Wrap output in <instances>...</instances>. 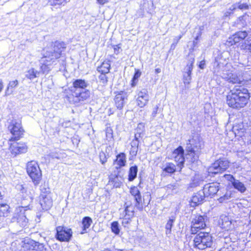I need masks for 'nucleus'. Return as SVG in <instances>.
Segmentation results:
<instances>
[{"instance_id": "f257e3e1", "label": "nucleus", "mask_w": 251, "mask_h": 251, "mask_svg": "<svg viewBox=\"0 0 251 251\" xmlns=\"http://www.w3.org/2000/svg\"><path fill=\"white\" fill-rule=\"evenodd\" d=\"M66 48V44L63 42H51L43 50V57L39 60L41 71L38 72L31 68L26 72L25 77L33 80L39 76L40 72L43 74H48L51 69L52 65L60 57Z\"/></svg>"}, {"instance_id": "f03ea898", "label": "nucleus", "mask_w": 251, "mask_h": 251, "mask_svg": "<svg viewBox=\"0 0 251 251\" xmlns=\"http://www.w3.org/2000/svg\"><path fill=\"white\" fill-rule=\"evenodd\" d=\"M250 96L249 91L241 85L235 86L226 96V102L229 107L239 109L248 103Z\"/></svg>"}, {"instance_id": "7ed1b4c3", "label": "nucleus", "mask_w": 251, "mask_h": 251, "mask_svg": "<svg viewBox=\"0 0 251 251\" xmlns=\"http://www.w3.org/2000/svg\"><path fill=\"white\" fill-rule=\"evenodd\" d=\"M204 144L201 137L198 134H195L188 140L186 143V159L189 162L194 163L199 161L201 150L203 148Z\"/></svg>"}, {"instance_id": "20e7f679", "label": "nucleus", "mask_w": 251, "mask_h": 251, "mask_svg": "<svg viewBox=\"0 0 251 251\" xmlns=\"http://www.w3.org/2000/svg\"><path fill=\"white\" fill-rule=\"evenodd\" d=\"M72 90L73 101L75 103L81 102L89 98L90 92L86 88L89 86L87 81L82 79H75L73 83Z\"/></svg>"}, {"instance_id": "39448f33", "label": "nucleus", "mask_w": 251, "mask_h": 251, "mask_svg": "<svg viewBox=\"0 0 251 251\" xmlns=\"http://www.w3.org/2000/svg\"><path fill=\"white\" fill-rule=\"evenodd\" d=\"M194 247L199 250H204L212 245V236L208 232H200L193 240Z\"/></svg>"}, {"instance_id": "423d86ee", "label": "nucleus", "mask_w": 251, "mask_h": 251, "mask_svg": "<svg viewBox=\"0 0 251 251\" xmlns=\"http://www.w3.org/2000/svg\"><path fill=\"white\" fill-rule=\"evenodd\" d=\"M26 171L35 185H38L41 179L42 173L37 162L31 161L27 163Z\"/></svg>"}, {"instance_id": "0eeeda50", "label": "nucleus", "mask_w": 251, "mask_h": 251, "mask_svg": "<svg viewBox=\"0 0 251 251\" xmlns=\"http://www.w3.org/2000/svg\"><path fill=\"white\" fill-rule=\"evenodd\" d=\"M56 231L55 237L59 241L69 242L72 237V230L67 227L58 226L56 227Z\"/></svg>"}, {"instance_id": "6e6552de", "label": "nucleus", "mask_w": 251, "mask_h": 251, "mask_svg": "<svg viewBox=\"0 0 251 251\" xmlns=\"http://www.w3.org/2000/svg\"><path fill=\"white\" fill-rule=\"evenodd\" d=\"M229 166V162L225 158H220L212 164L208 169L209 174H217L226 171Z\"/></svg>"}, {"instance_id": "1a4fd4ad", "label": "nucleus", "mask_w": 251, "mask_h": 251, "mask_svg": "<svg viewBox=\"0 0 251 251\" xmlns=\"http://www.w3.org/2000/svg\"><path fill=\"white\" fill-rule=\"evenodd\" d=\"M8 129L12 134V140H18L23 134L24 129L21 127V123L17 120L12 121L8 126Z\"/></svg>"}, {"instance_id": "9d476101", "label": "nucleus", "mask_w": 251, "mask_h": 251, "mask_svg": "<svg viewBox=\"0 0 251 251\" xmlns=\"http://www.w3.org/2000/svg\"><path fill=\"white\" fill-rule=\"evenodd\" d=\"M207 217L201 215H195L192 220L191 231L193 234L197 232V229H203L206 226L205 219Z\"/></svg>"}, {"instance_id": "9b49d317", "label": "nucleus", "mask_w": 251, "mask_h": 251, "mask_svg": "<svg viewBox=\"0 0 251 251\" xmlns=\"http://www.w3.org/2000/svg\"><path fill=\"white\" fill-rule=\"evenodd\" d=\"M25 212L22 210V208H17L11 219V222H17L22 226H25L27 223V219Z\"/></svg>"}, {"instance_id": "f8f14e48", "label": "nucleus", "mask_w": 251, "mask_h": 251, "mask_svg": "<svg viewBox=\"0 0 251 251\" xmlns=\"http://www.w3.org/2000/svg\"><path fill=\"white\" fill-rule=\"evenodd\" d=\"M195 61L194 57H191L189 60L183 74V82L186 89L189 88V84L191 80V73L193 68V64Z\"/></svg>"}, {"instance_id": "ddd939ff", "label": "nucleus", "mask_w": 251, "mask_h": 251, "mask_svg": "<svg viewBox=\"0 0 251 251\" xmlns=\"http://www.w3.org/2000/svg\"><path fill=\"white\" fill-rule=\"evenodd\" d=\"M248 33L246 31H240L236 32L232 36L229 37L226 44L228 46H231L239 43L244 40L248 36Z\"/></svg>"}, {"instance_id": "4468645a", "label": "nucleus", "mask_w": 251, "mask_h": 251, "mask_svg": "<svg viewBox=\"0 0 251 251\" xmlns=\"http://www.w3.org/2000/svg\"><path fill=\"white\" fill-rule=\"evenodd\" d=\"M220 184L217 182L208 183L204 185L203 191L206 197L212 198L214 196L219 190Z\"/></svg>"}, {"instance_id": "2eb2a0df", "label": "nucleus", "mask_w": 251, "mask_h": 251, "mask_svg": "<svg viewBox=\"0 0 251 251\" xmlns=\"http://www.w3.org/2000/svg\"><path fill=\"white\" fill-rule=\"evenodd\" d=\"M127 101V96L126 92L121 91L114 98L115 105L117 109L122 110Z\"/></svg>"}, {"instance_id": "dca6fc26", "label": "nucleus", "mask_w": 251, "mask_h": 251, "mask_svg": "<svg viewBox=\"0 0 251 251\" xmlns=\"http://www.w3.org/2000/svg\"><path fill=\"white\" fill-rule=\"evenodd\" d=\"M205 198L206 197L202 190L194 193L190 201L191 206L194 207L202 204L205 201Z\"/></svg>"}, {"instance_id": "f3484780", "label": "nucleus", "mask_w": 251, "mask_h": 251, "mask_svg": "<svg viewBox=\"0 0 251 251\" xmlns=\"http://www.w3.org/2000/svg\"><path fill=\"white\" fill-rule=\"evenodd\" d=\"M39 201L42 209L44 211L48 210L52 205V197L49 194L48 195L40 194Z\"/></svg>"}, {"instance_id": "a211bd4d", "label": "nucleus", "mask_w": 251, "mask_h": 251, "mask_svg": "<svg viewBox=\"0 0 251 251\" xmlns=\"http://www.w3.org/2000/svg\"><path fill=\"white\" fill-rule=\"evenodd\" d=\"M10 150L12 155L16 156L20 154L25 153L27 148L25 144L15 143L11 145Z\"/></svg>"}, {"instance_id": "6ab92c4d", "label": "nucleus", "mask_w": 251, "mask_h": 251, "mask_svg": "<svg viewBox=\"0 0 251 251\" xmlns=\"http://www.w3.org/2000/svg\"><path fill=\"white\" fill-rule=\"evenodd\" d=\"M172 156L175 158V160L178 163L177 165H179L180 167L183 166L185 160H186V157H184V150L181 146H179L174 150Z\"/></svg>"}, {"instance_id": "aec40b11", "label": "nucleus", "mask_w": 251, "mask_h": 251, "mask_svg": "<svg viewBox=\"0 0 251 251\" xmlns=\"http://www.w3.org/2000/svg\"><path fill=\"white\" fill-rule=\"evenodd\" d=\"M149 100V97L147 90L143 89L138 92L136 101L137 104L139 107H144L147 104Z\"/></svg>"}, {"instance_id": "412c9836", "label": "nucleus", "mask_w": 251, "mask_h": 251, "mask_svg": "<svg viewBox=\"0 0 251 251\" xmlns=\"http://www.w3.org/2000/svg\"><path fill=\"white\" fill-rule=\"evenodd\" d=\"M249 8V5L248 3L244 2H242V1H240L239 2H237L232 5L229 8L228 10L225 13V16H229L231 13H233L234 11H235L237 9L244 10L248 9Z\"/></svg>"}, {"instance_id": "4be33fe9", "label": "nucleus", "mask_w": 251, "mask_h": 251, "mask_svg": "<svg viewBox=\"0 0 251 251\" xmlns=\"http://www.w3.org/2000/svg\"><path fill=\"white\" fill-rule=\"evenodd\" d=\"M126 155L124 153H120L116 156V158L114 161L113 164L116 165L115 168L118 171V173L119 172L118 170L121 167L126 165Z\"/></svg>"}, {"instance_id": "5701e85b", "label": "nucleus", "mask_w": 251, "mask_h": 251, "mask_svg": "<svg viewBox=\"0 0 251 251\" xmlns=\"http://www.w3.org/2000/svg\"><path fill=\"white\" fill-rule=\"evenodd\" d=\"M38 242L29 238H25L23 241L22 247L25 251H35Z\"/></svg>"}, {"instance_id": "b1692460", "label": "nucleus", "mask_w": 251, "mask_h": 251, "mask_svg": "<svg viewBox=\"0 0 251 251\" xmlns=\"http://www.w3.org/2000/svg\"><path fill=\"white\" fill-rule=\"evenodd\" d=\"M124 206L125 210L123 214H121V216L124 215L126 217H128L132 218L134 215V206L130 202L126 201L125 203Z\"/></svg>"}, {"instance_id": "393cba45", "label": "nucleus", "mask_w": 251, "mask_h": 251, "mask_svg": "<svg viewBox=\"0 0 251 251\" xmlns=\"http://www.w3.org/2000/svg\"><path fill=\"white\" fill-rule=\"evenodd\" d=\"M123 179L122 176L117 174H112L109 177V182L113 184L115 188L120 187L122 184Z\"/></svg>"}, {"instance_id": "a878e982", "label": "nucleus", "mask_w": 251, "mask_h": 251, "mask_svg": "<svg viewBox=\"0 0 251 251\" xmlns=\"http://www.w3.org/2000/svg\"><path fill=\"white\" fill-rule=\"evenodd\" d=\"M32 197L30 195H26L25 198H22L21 204L18 208H22V210L25 211L27 209H30L29 206L32 202Z\"/></svg>"}, {"instance_id": "bb28decb", "label": "nucleus", "mask_w": 251, "mask_h": 251, "mask_svg": "<svg viewBox=\"0 0 251 251\" xmlns=\"http://www.w3.org/2000/svg\"><path fill=\"white\" fill-rule=\"evenodd\" d=\"M111 65L109 60L104 61L101 64L97 67V70L100 73H108L110 71Z\"/></svg>"}, {"instance_id": "cd10ccee", "label": "nucleus", "mask_w": 251, "mask_h": 251, "mask_svg": "<svg viewBox=\"0 0 251 251\" xmlns=\"http://www.w3.org/2000/svg\"><path fill=\"white\" fill-rule=\"evenodd\" d=\"M163 172L168 174H174L176 171V167L172 163H166L162 167Z\"/></svg>"}, {"instance_id": "c85d7f7f", "label": "nucleus", "mask_w": 251, "mask_h": 251, "mask_svg": "<svg viewBox=\"0 0 251 251\" xmlns=\"http://www.w3.org/2000/svg\"><path fill=\"white\" fill-rule=\"evenodd\" d=\"M222 77L226 79L229 82L232 83L233 84H239L241 83V82L240 79L236 74L228 73L226 74V76L225 75V74H224Z\"/></svg>"}, {"instance_id": "c756f323", "label": "nucleus", "mask_w": 251, "mask_h": 251, "mask_svg": "<svg viewBox=\"0 0 251 251\" xmlns=\"http://www.w3.org/2000/svg\"><path fill=\"white\" fill-rule=\"evenodd\" d=\"M92 223V219L88 216L84 217L82 221V230L81 231V234L87 233V229L89 228Z\"/></svg>"}, {"instance_id": "7c9ffc66", "label": "nucleus", "mask_w": 251, "mask_h": 251, "mask_svg": "<svg viewBox=\"0 0 251 251\" xmlns=\"http://www.w3.org/2000/svg\"><path fill=\"white\" fill-rule=\"evenodd\" d=\"M137 166L134 165L130 167L128 175V179L129 181H132L137 177Z\"/></svg>"}, {"instance_id": "2f4dec72", "label": "nucleus", "mask_w": 251, "mask_h": 251, "mask_svg": "<svg viewBox=\"0 0 251 251\" xmlns=\"http://www.w3.org/2000/svg\"><path fill=\"white\" fill-rule=\"evenodd\" d=\"M176 220V217L172 216L169 218L167 224L165 225L166 234L169 235L171 234L172 228Z\"/></svg>"}, {"instance_id": "473e14b6", "label": "nucleus", "mask_w": 251, "mask_h": 251, "mask_svg": "<svg viewBox=\"0 0 251 251\" xmlns=\"http://www.w3.org/2000/svg\"><path fill=\"white\" fill-rule=\"evenodd\" d=\"M17 189L19 191L20 194L22 198H25L26 195H30L29 192L25 184H18L16 186Z\"/></svg>"}, {"instance_id": "72a5a7b5", "label": "nucleus", "mask_w": 251, "mask_h": 251, "mask_svg": "<svg viewBox=\"0 0 251 251\" xmlns=\"http://www.w3.org/2000/svg\"><path fill=\"white\" fill-rule=\"evenodd\" d=\"M246 19L247 16L246 15L239 17L235 22L236 26L238 28L245 27L247 25Z\"/></svg>"}, {"instance_id": "f704fd0d", "label": "nucleus", "mask_w": 251, "mask_h": 251, "mask_svg": "<svg viewBox=\"0 0 251 251\" xmlns=\"http://www.w3.org/2000/svg\"><path fill=\"white\" fill-rule=\"evenodd\" d=\"M232 185L235 189L238 190L241 193H244L246 190V187L244 184L237 179L233 181V183Z\"/></svg>"}, {"instance_id": "c9c22d12", "label": "nucleus", "mask_w": 251, "mask_h": 251, "mask_svg": "<svg viewBox=\"0 0 251 251\" xmlns=\"http://www.w3.org/2000/svg\"><path fill=\"white\" fill-rule=\"evenodd\" d=\"M159 104H158L156 105L155 106L153 107L151 115V118L152 119H154L157 114H159L160 115V118L162 119L163 118V115L162 113V109L159 107Z\"/></svg>"}, {"instance_id": "e433bc0d", "label": "nucleus", "mask_w": 251, "mask_h": 251, "mask_svg": "<svg viewBox=\"0 0 251 251\" xmlns=\"http://www.w3.org/2000/svg\"><path fill=\"white\" fill-rule=\"evenodd\" d=\"M240 49L246 52L249 51L251 53V37L248 38L245 41L244 43L241 45Z\"/></svg>"}, {"instance_id": "4c0bfd02", "label": "nucleus", "mask_w": 251, "mask_h": 251, "mask_svg": "<svg viewBox=\"0 0 251 251\" xmlns=\"http://www.w3.org/2000/svg\"><path fill=\"white\" fill-rule=\"evenodd\" d=\"M9 206L7 204H0V217H6L9 212Z\"/></svg>"}, {"instance_id": "58836bf2", "label": "nucleus", "mask_w": 251, "mask_h": 251, "mask_svg": "<svg viewBox=\"0 0 251 251\" xmlns=\"http://www.w3.org/2000/svg\"><path fill=\"white\" fill-rule=\"evenodd\" d=\"M178 187V184L175 182L174 183L168 184L165 186V188L168 193H176Z\"/></svg>"}, {"instance_id": "ea45409f", "label": "nucleus", "mask_w": 251, "mask_h": 251, "mask_svg": "<svg viewBox=\"0 0 251 251\" xmlns=\"http://www.w3.org/2000/svg\"><path fill=\"white\" fill-rule=\"evenodd\" d=\"M18 85V81L17 80L10 81L7 86L6 93L8 95L11 94L13 92L12 89L15 88Z\"/></svg>"}, {"instance_id": "a19ab883", "label": "nucleus", "mask_w": 251, "mask_h": 251, "mask_svg": "<svg viewBox=\"0 0 251 251\" xmlns=\"http://www.w3.org/2000/svg\"><path fill=\"white\" fill-rule=\"evenodd\" d=\"M221 223H220L222 228H229L231 222L229 220L228 218L226 216L222 217L221 219Z\"/></svg>"}, {"instance_id": "79ce46f5", "label": "nucleus", "mask_w": 251, "mask_h": 251, "mask_svg": "<svg viewBox=\"0 0 251 251\" xmlns=\"http://www.w3.org/2000/svg\"><path fill=\"white\" fill-rule=\"evenodd\" d=\"M111 228L112 232L118 235L120 232L119 225L118 222L115 221L111 223Z\"/></svg>"}, {"instance_id": "37998d69", "label": "nucleus", "mask_w": 251, "mask_h": 251, "mask_svg": "<svg viewBox=\"0 0 251 251\" xmlns=\"http://www.w3.org/2000/svg\"><path fill=\"white\" fill-rule=\"evenodd\" d=\"M69 1L70 0H49V2L51 5H64Z\"/></svg>"}, {"instance_id": "c03bdc74", "label": "nucleus", "mask_w": 251, "mask_h": 251, "mask_svg": "<svg viewBox=\"0 0 251 251\" xmlns=\"http://www.w3.org/2000/svg\"><path fill=\"white\" fill-rule=\"evenodd\" d=\"M231 198V193L227 192L223 196L220 197L218 201L220 202H225L227 201Z\"/></svg>"}, {"instance_id": "a18cd8bd", "label": "nucleus", "mask_w": 251, "mask_h": 251, "mask_svg": "<svg viewBox=\"0 0 251 251\" xmlns=\"http://www.w3.org/2000/svg\"><path fill=\"white\" fill-rule=\"evenodd\" d=\"M140 125H141V124H140ZM139 126V125H138L137 128L136 129V131L134 134V138L133 139L137 141H140V139L142 138L144 134L143 131L138 129Z\"/></svg>"}, {"instance_id": "49530a36", "label": "nucleus", "mask_w": 251, "mask_h": 251, "mask_svg": "<svg viewBox=\"0 0 251 251\" xmlns=\"http://www.w3.org/2000/svg\"><path fill=\"white\" fill-rule=\"evenodd\" d=\"M133 197L136 202L135 206L139 208L140 205L142 204V196L140 192L134 196Z\"/></svg>"}, {"instance_id": "de8ad7c7", "label": "nucleus", "mask_w": 251, "mask_h": 251, "mask_svg": "<svg viewBox=\"0 0 251 251\" xmlns=\"http://www.w3.org/2000/svg\"><path fill=\"white\" fill-rule=\"evenodd\" d=\"M120 218L123 219L122 221V225L125 227L131 221L132 218L130 217H126L125 215H120Z\"/></svg>"}, {"instance_id": "09e8293b", "label": "nucleus", "mask_w": 251, "mask_h": 251, "mask_svg": "<svg viewBox=\"0 0 251 251\" xmlns=\"http://www.w3.org/2000/svg\"><path fill=\"white\" fill-rule=\"evenodd\" d=\"M221 66L222 65L217 60L214 63L213 72L216 75H219Z\"/></svg>"}, {"instance_id": "8fccbe9b", "label": "nucleus", "mask_w": 251, "mask_h": 251, "mask_svg": "<svg viewBox=\"0 0 251 251\" xmlns=\"http://www.w3.org/2000/svg\"><path fill=\"white\" fill-rule=\"evenodd\" d=\"M107 155L103 151L100 152L99 157L101 164H104L107 161Z\"/></svg>"}, {"instance_id": "3c124183", "label": "nucleus", "mask_w": 251, "mask_h": 251, "mask_svg": "<svg viewBox=\"0 0 251 251\" xmlns=\"http://www.w3.org/2000/svg\"><path fill=\"white\" fill-rule=\"evenodd\" d=\"M106 74V73H100V75L99 76L100 82L103 84H106L108 81L107 77L105 75Z\"/></svg>"}, {"instance_id": "603ef678", "label": "nucleus", "mask_w": 251, "mask_h": 251, "mask_svg": "<svg viewBox=\"0 0 251 251\" xmlns=\"http://www.w3.org/2000/svg\"><path fill=\"white\" fill-rule=\"evenodd\" d=\"M35 251H47V250L43 244L38 242Z\"/></svg>"}, {"instance_id": "864d4df0", "label": "nucleus", "mask_w": 251, "mask_h": 251, "mask_svg": "<svg viewBox=\"0 0 251 251\" xmlns=\"http://www.w3.org/2000/svg\"><path fill=\"white\" fill-rule=\"evenodd\" d=\"M140 192L138 188L135 186L131 187L130 189V193L133 197L137 194H139Z\"/></svg>"}, {"instance_id": "5fc2aeb1", "label": "nucleus", "mask_w": 251, "mask_h": 251, "mask_svg": "<svg viewBox=\"0 0 251 251\" xmlns=\"http://www.w3.org/2000/svg\"><path fill=\"white\" fill-rule=\"evenodd\" d=\"M41 194L48 195L49 194L50 196H51V193L50 190V188L48 187L46 188L44 186L41 187Z\"/></svg>"}, {"instance_id": "6e6d98bb", "label": "nucleus", "mask_w": 251, "mask_h": 251, "mask_svg": "<svg viewBox=\"0 0 251 251\" xmlns=\"http://www.w3.org/2000/svg\"><path fill=\"white\" fill-rule=\"evenodd\" d=\"M138 151V147H132L130 151V154L132 156H136Z\"/></svg>"}, {"instance_id": "4d7b16f0", "label": "nucleus", "mask_w": 251, "mask_h": 251, "mask_svg": "<svg viewBox=\"0 0 251 251\" xmlns=\"http://www.w3.org/2000/svg\"><path fill=\"white\" fill-rule=\"evenodd\" d=\"M225 177L229 181L231 182V184L233 183V181H235L236 179L231 175H225Z\"/></svg>"}, {"instance_id": "13d9d810", "label": "nucleus", "mask_w": 251, "mask_h": 251, "mask_svg": "<svg viewBox=\"0 0 251 251\" xmlns=\"http://www.w3.org/2000/svg\"><path fill=\"white\" fill-rule=\"evenodd\" d=\"M140 142V141H137V140L133 139L130 143L131 146L132 147H138V148Z\"/></svg>"}, {"instance_id": "bf43d9fd", "label": "nucleus", "mask_w": 251, "mask_h": 251, "mask_svg": "<svg viewBox=\"0 0 251 251\" xmlns=\"http://www.w3.org/2000/svg\"><path fill=\"white\" fill-rule=\"evenodd\" d=\"M141 73L139 70H136L133 75V78L138 80L139 77L141 76Z\"/></svg>"}, {"instance_id": "052dcab7", "label": "nucleus", "mask_w": 251, "mask_h": 251, "mask_svg": "<svg viewBox=\"0 0 251 251\" xmlns=\"http://www.w3.org/2000/svg\"><path fill=\"white\" fill-rule=\"evenodd\" d=\"M205 61L203 60L200 62L199 64L198 65L199 68L201 69H203L205 67Z\"/></svg>"}, {"instance_id": "680f3d73", "label": "nucleus", "mask_w": 251, "mask_h": 251, "mask_svg": "<svg viewBox=\"0 0 251 251\" xmlns=\"http://www.w3.org/2000/svg\"><path fill=\"white\" fill-rule=\"evenodd\" d=\"M112 129L109 128V129H107L106 130V136L107 138H112Z\"/></svg>"}, {"instance_id": "e2e57ef3", "label": "nucleus", "mask_w": 251, "mask_h": 251, "mask_svg": "<svg viewBox=\"0 0 251 251\" xmlns=\"http://www.w3.org/2000/svg\"><path fill=\"white\" fill-rule=\"evenodd\" d=\"M50 156L52 158H59L60 156L58 153L51 152L50 154Z\"/></svg>"}, {"instance_id": "0e129e2a", "label": "nucleus", "mask_w": 251, "mask_h": 251, "mask_svg": "<svg viewBox=\"0 0 251 251\" xmlns=\"http://www.w3.org/2000/svg\"><path fill=\"white\" fill-rule=\"evenodd\" d=\"M182 35H180L176 37L174 39V42L175 43V44H177V43L178 42L179 40L182 38Z\"/></svg>"}, {"instance_id": "69168bd1", "label": "nucleus", "mask_w": 251, "mask_h": 251, "mask_svg": "<svg viewBox=\"0 0 251 251\" xmlns=\"http://www.w3.org/2000/svg\"><path fill=\"white\" fill-rule=\"evenodd\" d=\"M131 81V86L134 87L136 85L138 80L132 78Z\"/></svg>"}, {"instance_id": "338daca9", "label": "nucleus", "mask_w": 251, "mask_h": 251, "mask_svg": "<svg viewBox=\"0 0 251 251\" xmlns=\"http://www.w3.org/2000/svg\"><path fill=\"white\" fill-rule=\"evenodd\" d=\"M98 0V2L100 4H105V3L107 2L108 0Z\"/></svg>"}, {"instance_id": "774afa93", "label": "nucleus", "mask_w": 251, "mask_h": 251, "mask_svg": "<svg viewBox=\"0 0 251 251\" xmlns=\"http://www.w3.org/2000/svg\"><path fill=\"white\" fill-rule=\"evenodd\" d=\"M115 112V109L114 108H109L108 110L109 115L114 114Z\"/></svg>"}]
</instances>
